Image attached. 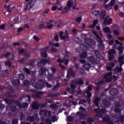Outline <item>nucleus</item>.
<instances>
[{
	"instance_id": "f257e3e1",
	"label": "nucleus",
	"mask_w": 124,
	"mask_h": 124,
	"mask_svg": "<svg viewBox=\"0 0 124 124\" xmlns=\"http://www.w3.org/2000/svg\"><path fill=\"white\" fill-rule=\"evenodd\" d=\"M111 75L112 72H108V74L104 75L103 79H105L106 80L103 79L97 83V86L95 87L96 91H98V90H99V86H98L101 85V84H103V83H105V81H106V82H111V81H112V78H111Z\"/></svg>"
},
{
	"instance_id": "f03ea898",
	"label": "nucleus",
	"mask_w": 124,
	"mask_h": 124,
	"mask_svg": "<svg viewBox=\"0 0 124 124\" xmlns=\"http://www.w3.org/2000/svg\"><path fill=\"white\" fill-rule=\"evenodd\" d=\"M72 3H73V0H68L67 3V6L63 9L62 11V13L64 14L65 13L68 12L69 10H70L71 7L73 8V4Z\"/></svg>"
},
{
	"instance_id": "7ed1b4c3",
	"label": "nucleus",
	"mask_w": 124,
	"mask_h": 124,
	"mask_svg": "<svg viewBox=\"0 0 124 124\" xmlns=\"http://www.w3.org/2000/svg\"><path fill=\"white\" fill-rule=\"evenodd\" d=\"M31 92L33 93V95H26V98H28L29 101H31V96L32 97H38V95L40 94V92H37L34 90H31Z\"/></svg>"
},
{
	"instance_id": "20e7f679",
	"label": "nucleus",
	"mask_w": 124,
	"mask_h": 124,
	"mask_svg": "<svg viewBox=\"0 0 124 124\" xmlns=\"http://www.w3.org/2000/svg\"><path fill=\"white\" fill-rule=\"evenodd\" d=\"M59 35L61 39H62V40H64L65 41H68L69 40V36L66 33L61 31Z\"/></svg>"
},
{
	"instance_id": "39448f33",
	"label": "nucleus",
	"mask_w": 124,
	"mask_h": 124,
	"mask_svg": "<svg viewBox=\"0 0 124 124\" xmlns=\"http://www.w3.org/2000/svg\"><path fill=\"white\" fill-rule=\"evenodd\" d=\"M94 111L97 112L96 117H98L99 118H101V117L103 116L101 113H105V112H106V110H105L104 108L101 109H99V108H95Z\"/></svg>"
},
{
	"instance_id": "423d86ee",
	"label": "nucleus",
	"mask_w": 124,
	"mask_h": 124,
	"mask_svg": "<svg viewBox=\"0 0 124 124\" xmlns=\"http://www.w3.org/2000/svg\"><path fill=\"white\" fill-rule=\"evenodd\" d=\"M116 53V50L113 49L109 50L108 52V60L109 61H113L114 58H115V55L114 54Z\"/></svg>"
},
{
	"instance_id": "0eeeda50",
	"label": "nucleus",
	"mask_w": 124,
	"mask_h": 124,
	"mask_svg": "<svg viewBox=\"0 0 124 124\" xmlns=\"http://www.w3.org/2000/svg\"><path fill=\"white\" fill-rule=\"evenodd\" d=\"M85 44L88 46H94L95 45V42L93 40L90 38H85L84 39Z\"/></svg>"
},
{
	"instance_id": "6e6552de",
	"label": "nucleus",
	"mask_w": 124,
	"mask_h": 124,
	"mask_svg": "<svg viewBox=\"0 0 124 124\" xmlns=\"http://www.w3.org/2000/svg\"><path fill=\"white\" fill-rule=\"evenodd\" d=\"M75 85H77V84L72 82V80L71 85H70L71 89L70 88L67 89V92H68L69 93H75Z\"/></svg>"
},
{
	"instance_id": "1a4fd4ad",
	"label": "nucleus",
	"mask_w": 124,
	"mask_h": 124,
	"mask_svg": "<svg viewBox=\"0 0 124 124\" xmlns=\"http://www.w3.org/2000/svg\"><path fill=\"white\" fill-rule=\"evenodd\" d=\"M15 103H16V104H17L19 108H27L28 106H29V104L27 103H24L23 105H22V104H21L20 101L19 100L16 101Z\"/></svg>"
},
{
	"instance_id": "9d476101",
	"label": "nucleus",
	"mask_w": 124,
	"mask_h": 124,
	"mask_svg": "<svg viewBox=\"0 0 124 124\" xmlns=\"http://www.w3.org/2000/svg\"><path fill=\"white\" fill-rule=\"evenodd\" d=\"M53 20L50 19L49 21H47L46 22V26L44 27V29H48L49 30H51V29H53V27L54 25L52 24Z\"/></svg>"
},
{
	"instance_id": "9b49d317",
	"label": "nucleus",
	"mask_w": 124,
	"mask_h": 124,
	"mask_svg": "<svg viewBox=\"0 0 124 124\" xmlns=\"http://www.w3.org/2000/svg\"><path fill=\"white\" fill-rule=\"evenodd\" d=\"M56 62H63V63H64V64H65V65H67V64H68V63L69 62V61L68 60V59H64L63 60H62L60 58L59 56L58 59L56 60Z\"/></svg>"
},
{
	"instance_id": "f8f14e48",
	"label": "nucleus",
	"mask_w": 124,
	"mask_h": 124,
	"mask_svg": "<svg viewBox=\"0 0 124 124\" xmlns=\"http://www.w3.org/2000/svg\"><path fill=\"white\" fill-rule=\"evenodd\" d=\"M49 49V47L47 46L46 47H45L44 49L41 50V55L42 57H44L45 58H46L47 57V50Z\"/></svg>"
},
{
	"instance_id": "ddd939ff",
	"label": "nucleus",
	"mask_w": 124,
	"mask_h": 124,
	"mask_svg": "<svg viewBox=\"0 0 124 124\" xmlns=\"http://www.w3.org/2000/svg\"><path fill=\"white\" fill-rule=\"evenodd\" d=\"M72 83L74 84H76L77 85H83L84 84V80H83V78H79L77 80H72Z\"/></svg>"
},
{
	"instance_id": "4468645a",
	"label": "nucleus",
	"mask_w": 124,
	"mask_h": 124,
	"mask_svg": "<svg viewBox=\"0 0 124 124\" xmlns=\"http://www.w3.org/2000/svg\"><path fill=\"white\" fill-rule=\"evenodd\" d=\"M46 63H49V60H42L40 62H38L37 64L38 66H42L46 64Z\"/></svg>"
},
{
	"instance_id": "2eb2a0df",
	"label": "nucleus",
	"mask_w": 124,
	"mask_h": 124,
	"mask_svg": "<svg viewBox=\"0 0 124 124\" xmlns=\"http://www.w3.org/2000/svg\"><path fill=\"white\" fill-rule=\"evenodd\" d=\"M34 4H35V1L31 0L30 1L29 3L27 5L26 8L27 9H31V8H32Z\"/></svg>"
},
{
	"instance_id": "dca6fc26",
	"label": "nucleus",
	"mask_w": 124,
	"mask_h": 124,
	"mask_svg": "<svg viewBox=\"0 0 124 124\" xmlns=\"http://www.w3.org/2000/svg\"><path fill=\"white\" fill-rule=\"evenodd\" d=\"M114 66H115V64H114V63H108L106 67L108 71H111Z\"/></svg>"
},
{
	"instance_id": "f3484780",
	"label": "nucleus",
	"mask_w": 124,
	"mask_h": 124,
	"mask_svg": "<svg viewBox=\"0 0 124 124\" xmlns=\"http://www.w3.org/2000/svg\"><path fill=\"white\" fill-rule=\"evenodd\" d=\"M19 54H22L25 58H30V54L27 53L26 51H24V49H20L19 50Z\"/></svg>"
},
{
	"instance_id": "a211bd4d",
	"label": "nucleus",
	"mask_w": 124,
	"mask_h": 124,
	"mask_svg": "<svg viewBox=\"0 0 124 124\" xmlns=\"http://www.w3.org/2000/svg\"><path fill=\"white\" fill-rule=\"evenodd\" d=\"M92 87L91 86H89L88 87V90H86L85 93L87 94L88 97H92V93L90 91H92Z\"/></svg>"
},
{
	"instance_id": "6ab92c4d",
	"label": "nucleus",
	"mask_w": 124,
	"mask_h": 124,
	"mask_svg": "<svg viewBox=\"0 0 124 124\" xmlns=\"http://www.w3.org/2000/svg\"><path fill=\"white\" fill-rule=\"evenodd\" d=\"M30 83L33 87H34V88H38V84H37L35 79H31L30 81Z\"/></svg>"
},
{
	"instance_id": "aec40b11",
	"label": "nucleus",
	"mask_w": 124,
	"mask_h": 124,
	"mask_svg": "<svg viewBox=\"0 0 124 124\" xmlns=\"http://www.w3.org/2000/svg\"><path fill=\"white\" fill-rule=\"evenodd\" d=\"M6 111L7 110H9L10 111H11L12 112H15L16 110V107L15 106H7L6 108Z\"/></svg>"
},
{
	"instance_id": "412c9836",
	"label": "nucleus",
	"mask_w": 124,
	"mask_h": 124,
	"mask_svg": "<svg viewBox=\"0 0 124 124\" xmlns=\"http://www.w3.org/2000/svg\"><path fill=\"white\" fill-rule=\"evenodd\" d=\"M88 60L90 62H92L93 64H95V63H96L95 59H94V57L93 56H90L88 57Z\"/></svg>"
},
{
	"instance_id": "4be33fe9",
	"label": "nucleus",
	"mask_w": 124,
	"mask_h": 124,
	"mask_svg": "<svg viewBox=\"0 0 124 124\" xmlns=\"http://www.w3.org/2000/svg\"><path fill=\"white\" fill-rule=\"evenodd\" d=\"M102 120L103 121H104V122H106L108 124H113V122H112L111 121H110V119H109V118L108 117H104L102 118Z\"/></svg>"
},
{
	"instance_id": "5701e85b",
	"label": "nucleus",
	"mask_w": 124,
	"mask_h": 124,
	"mask_svg": "<svg viewBox=\"0 0 124 124\" xmlns=\"http://www.w3.org/2000/svg\"><path fill=\"white\" fill-rule=\"evenodd\" d=\"M109 93L111 95H115L118 93V90H117L116 88H113L110 91Z\"/></svg>"
},
{
	"instance_id": "b1692460",
	"label": "nucleus",
	"mask_w": 124,
	"mask_h": 124,
	"mask_svg": "<svg viewBox=\"0 0 124 124\" xmlns=\"http://www.w3.org/2000/svg\"><path fill=\"white\" fill-rule=\"evenodd\" d=\"M103 31L106 33L110 34L112 33V31L109 27H106L103 28Z\"/></svg>"
},
{
	"instance_id": "393cba45",
	"label": "nucleus",
	"mask_w": 124,
	"mask_h": 124,
	"mask_svg": "<svg viewBox=\"0 0 124 124\" xmlns=\"http://www.w3.org/2000/svg\"><path fill=\"white\" fill-rule=\"evenodd\" d=\"M97 23H98V20L97 19H95L93 21L92 25L89 26V28H92V29H95V26L97 25Z\"/></svg>"
},
{
	"instance_id": "a878e982",
	"label": "nucleus",
	"mask_w": 124,
	"mask_h": 124,
	"mask_svg": "<svg viewBox=\"0 0 124 124\" xmlns=\"http://www.w3.org/2000/svg\"><path fill=\"white\" fill-rule=\"evenodd\" d=\"M32 109H34L35 110H38V109H39V106H38L37 103L33 102V104H32Z\"/></svg>"
},
{
	"instance_id": "bb28decb",
	"label": "nucleus",
	"mask_w": 124,
	"mask_h": 124,
	"mask_svg": "<svg viewBox=\"0 0 124 124\" xmlns=\"http://www.w3.org/2000/svg\"><path fill=\"white\" fill-rule=\"evenodd\" d=\"M68 75H70L72 77H75V72L72 69H70L68 71Z\"/></svg>"
},
{
	"instance_id": "cd10ccee",
	"label": "nucleus",
	"mask_w": 124,
	"mask_h": 124,
	"mask_svg": "<svg viewBox=\"0 0 124 124\" xmlns=\"http://www.w3.org/2000/svg\"><path fill=\"white\" fill-rule=\"evenodd\" d=\"M100 101V99L98 97H96L93 100V103L96 105V106L98 107V102Z\"/></svg>"
},
{
	"instance_id": "c85d7f7f",
	"label": "nucleus",
	"mask_w": 124,
	"mask_h": 124,
	"mask_svg": "<svg viewBox=\"0 0 124 124\" xmlns=\"http://www.w3.org/2000/svg\"><path fill=\"white\" fill-rule=\"evenodd\" d=\"M98 47L100 50H104V45H103V42L102 43H99L98 44Z\"/></svg>"
},
{
	"instance_id": "c756f323",
	"label": "nucleus",
	"mask_w": 124,
	"mask_h": 124,
	"mask_svg": "<svg viewBox=\"0 0 124 124\" xmlns=\"http://www.w3.org/2000/svg\"><path fill=\"white\" fill-rule=\"evenodd\" d=\"M12 84L13 85H18L20 84V80L19 79H13L12 80Z\"/></svg>"
},
{
	"instance_id": "7c9ffc66",
	"label": "nucleus",
	"mask_w": 124,
	"mask_h": 124,
	"mask_svg": "<svg viewBox=\"0 0 124 124\" xmlns=\"http://www.w3.org/2000/svg\"><path fill=\"white\" fill-rule=\"evenodd\" d=\"M106 14L105 13V11L103 10L100 14V19H104V17H105Z\"/></svg>"
},
{
	"instance_id": "2f4dec72",
	"label": "nucleus",
	"mask_w": 124,
	"mask_h": 124,
	"mask_svg": "<svg viewBox=\"0 0 124 124\" xmlns=\"http://www.w3.org/2000/svg\"><path fill=\"white\" fill-rule=\"evenodd\" d=\"M83 68L85 69H86V70H89V69H90V68H91V64H90V63L85 64L83 65Z\"/></svg>"
},
{
	"instance_id": "473e14b6",
	"label": "nucleus",
	"mask_w": 124,
	"mask_h": 124,
	"mask_svg": "<svg viewBox=\"0 0 124 124\" xmlns=\"http://www.w3.org/2000/svg\"><path fill=\"white\" fill-rule=\"evenodd\" d=\"M5 7H6V9L7 10V12H8V13L10 14L11 13V5H5L4 6Z\"/></svg>"
},
{
	"instance_id": "72a5a7b5",
	"label": "nucleus",
	"mask_w": 124,
	"mask_h": 124,
	"mask_svg": "<svg viewBox=\"0 0 124 124\" xmlns=\"http://www.w3.org/2000/svg\"><path fill=\"white\" fill-rule=\"evenodd\" d=\"M31 83L28 80H25L24 81V86L26 87L27 88H29L30 86H31Z\"/></svg>"
},
{
	"instance_id": "f704fd0d",
	"label": "nucleus",
	"mask_w": 124,
	"mask_h": 124,
	"mask_svg": "<svg viewBox=\"0 0 124 124\" xmlns=\"http://www.w3.org/2000/svg\"><path fill=\"white\" fill-rule=\"evenodd\" d=\"M80 48L83 51H87V50H88V47L83 44L80 45Z\"/></svg>"
},
{
	"instance_id": "c9c22d12",
	"label": "nucleus",
	"mask_w": 124,
	"mask_h": 124,
	"mask_svg": "<svg viewBox=\"0 0 124 124\" xmlns=\"http://www.w3.org/2000/svg\"><path fill=\"white\" fill-rule=\"evenodd\" d=\"M27 121L30 122L31 123H32L33 121H34V116H30L27 118Z\"/></svg>"
},
{
	"instance_id": "e433bc0d",
	"label": "nucleus",
	"mask_w": 124,
	"mask_h": 124,
	"mask_svg": "<svg viewBox=\"0 0 124 124\" xmlns=\"http://www.w3.org/2000/svg\"><path fill=\"white\" fill-rule=\"evenodd\" d=\"M61 25H62V21L60 20L54 24V26H55L56 28H59V27H61Z\"/></svg>"
},
{
	"instance_id": "4c0bfd02",
	"label": "nucleus",
	"mask_w": 124,
	"mask_h": 124,
	"mask_svg": "<svg viewBox=\"0 0 124 124\" xmlns=\"http://www.w3.org/2000/svg\"><path fill=\"white\" fill-rule=\"evenodd\" d=\"M118 50L119 51V55H122V54H123V52H124V48H123L122 46H120L118 48Z\"/></svg>"
},
{
	"instance_id": "58836bf2",
	"label": "nucleus",
	"mask_w": 124,
	"mask_h": 124,
	"mask_svg": "<svg viewBox=\"0 0 124 124\" xmlns=\"http://www.w3.org/2000/svg\"><path fill=\"white\" fill-rule=\"evenodd\" d=\"M103 103L105 105V106H107V107H108V106H110V103L106 101V100H103Z\"/></svg>"
},
{
	"instance_id": "ea45409f",
	"label": "nucleus",
	"mask_w": 124,
	"mask_h": 124,
	"mask_svg": "<svg viewBox=\"0 0 124 124\" xmlns=\"http://www.w3.org/2000/svg\"><path fill=\"white\" fill-rule=\"evenodd\" d=\"M87 53L85 52H82L81 54H80V58H82V59H84L85 58H87Z\"/></svg>"
},
{
	"instance_id": "a19ab883",
	"label": "nucleus",
	"mask_w": 124,
	"mask_h": 124,
	"mask_svg": "<svg viewBox=\"0 0 124 124\" xmlns=\"http://www.w3.org/2000/svg\"><path fill=\"white\" fill-rule=\"evenodd\" d=\"M2 75L3 76H7V75H8V70H5L4 71H2Z\"/></svg>"
},
{
	"instance_id": "79ce46f5",
	"label": "nucleus",
	"mask_w": 124,
	"mask_h": 124,
	"mask_svg": "<svg viewBox=\"0 0 124 124\" xmlns=\"http://www.w3.org/2000/svg\"><path fill=\"white\" fill-rule=\"evenodd\" d=\"M73 4V9H76V7L77 6V0H74V2L72 3Z\"/></svg>"
},
{
	"instance_id": "37998d69",
	"label": "nucleus",
	"mask_w": 124,
	"mask_h": 124,
	"mask_svg": "<svg viewBox=\"0 0 124 124\" xmlns=\"http://www.w3.org/2000/svg\"><path fill=\"white\" fill-rule=\"evenodd\" d=\"M18 78L20 80H24L25 79V76L23 74H19Z\"/></svg>"
},
{
	"instance_id": "c03bdc74",
	"label": "nucleus",
	"mask_w": 124,
	"mask_h": 124,
	"mask_svg": "<svg viewBox=\"0 0 124 124\" xmlns=\"http://www.w3.org/2000/svg\"><path fill=\"white\" fill-rule=\"evenodd\" d=\"M45 25V23L44 22H42L41 24H39V28L40 30H43L44 29V26Z\"/></svg>"
},
{
	"instance_id": "a18cd8bd",
	"label": "nucleus",
	"mask_w": 124,
	"mask_h": 124,
	"mask_svg": "<svg viewBox=\"0 0 124 124\" xmlns=\"http://www.w3.org/2000/svg\"><path fill=\"white\" fill-rule=\"evenodd\" d=\"M50 107L51 109H52V110H54V109H57V108H58V105L53 104V105H50Z\"/></svg>"
},
{
	"instance_id": "49530a36",
	"label": "nucleus",
	"mask_w": 124,
	"mask_h": 124,
	"mask_svg": "<svg viewBox=\"0 0 124 124\" xmlns=\"http://www.w3.org/2000/svg\"><path fill=\"white\" fill-rule=\"evenodd\" d=\"M46 110L45 109H43L42 110H41L39 112V114L41 115H45L46 114Z\"/></svg>"
},
{
	"instance_id": "de8ad7c7",
	"label": "nucleus",
	"mask_w": 124,
	"mask_h": 124,
	"mask_svg": "<svg viewBox=\"0 0 124 124\" xmlns=\"http://www.w3.org/2000/svg\"><path fill=\"white\" fill-rule=\"evenodd\" d=\"M96 39L97 41H98V43H101L102 42H103V41H102V40H101V38H100V37H99V36L97 35L96 36Z\"/></svg>"
},
{
	"instance_id": "09e8293b",
	"label": "nucleus",
	"mask_w": 124,
	"mask_h": 124,
	"mask_svg": "<svg viewBox=\"0 0 124 124\" xmlns=\"http://www.w3.org/2000/svg\"><path fill=\"white\" fill-rule=\"evenodd\" d=\"M5 64L7 66H8V67H10V66H11V63L10 62H9V61H7L6 62H5Z\"/></svg>"
},
{
	"instance_id": "8fccbe9b",
	"label": "nucleus",
	"mask_w": 124,
	"mask_h": 124,
	"mask_svg": "<svg viewBox=\"0 0 124 124\" xmlns=\"http://www.w3.org/2000/svg\"><path fill=\"white\" fill-rule=\"evenodd\" d=\"M50 51V52H52V53H56V52H58V49H57V48L53 47L51 48Z\"/></svg>"
},
{
	"instance_id": "3c124183",
	"label": "nucleus",
	"mask_w": 124,
	"mask_h": 124,
	"mask_svg": "<svg viewBox=\"0 0 124 124\" xmlns=\"http://www.w3.org/2000/svg\"><path fill=\"white\" fill-rule=\"evenodd\" d=\"M51 111L46 110V117H51Z\"/></svg>"
},
{
	"instance_id": "603ef678",
	"label": "nucleus",
	"mask_w": 124,
	"mask_h": 124,
	"mask_svg": "<svg viewBox=\"0 0 124 124\" xmlns=\"http://www.w3.org/2000/svg\"><path fill=\"white\" fill-rule=\"evenodd\" d=\"M116 3V0H111L109 4L111 6H113Z\"/></svg>"
},
{
	"instance_id": "864d4df0",
	"label": "nucleus",
	"mask_w": 124,
	"mask_h": 124,
	"mask_svg": "<svg viewBox=\"0 0 124 124\" xmlns=\"http://www.w3.org/2000/svg\"><path fill=\"white\" fill-rule=\"evenodd\" d=\"M67 120L68 122H71L72 121H73V117L69 116L67 117Z\"/></svg>"
},
{
	"instance_id": "5fc2aeb1",
	"label": "nucleus",
	"mask_w": 124,
	"mask_h": 124,
	"mask_svg": "<svg viewBox=\"0 0 124 124\" xmlns=\"http://www.w3.org/2000/svg\"><path fill=\"white\" fill-rule=\"evenodd\" d=\"M6 26V24H2L0 26V29L1 30V31H4V29H5V27Z\"/></svg>"
},
{
	"instance_id": "6e6d98bb",
	"label": "nucleus",
	"mask_w": 124,
	"mask_h": 124,
	"mask_svg": "<svg viewBox=\"0 0 124 124\" xmlns=\"http://www.w3.org/2000/svg\"><path fill=\"white\" fill-rule=\"evenodd\" d=\"M5 101L7 104H11L12 103V101L8 100L7 99H5Z\"/></svg>"
},
{
	"instance_id": "4d7b16f0",
	"label": "nucleus",
	"mask_w": 124,
	"mask_h": 124,
	"mask_svg": "<svg viewBox=\"0 0 124 124\" xmlns=\"http://www.w3.org/2000/svg\"><path fill=\"white\" fill-rule=\"evenodd\" d=\"M93 14L94 16H97V15L99 14V11L98 10H96L93 12Z\"/></svg>"
},
{
	"instance_id": "13d9d810",
	"label": "nucleus",
	"mask_w": 124,
	"mask_h": 124,
	"mask_svg": "<svg viewBox=\"0 0 124 124\" xmlns=\"http://www.w3.org/2000/svg\"><path fill=\"white\" fill-rule=\"evenodd\" d=\"M116 44H118V45H120V46H123V44L120 42H119V40H116L115 41Z\"/></svg>"
},
{
	"instance_id": "bf43d9fd",
	"label": "nucleus",
	"mask_w": 124,
	"mask_h": 124,
	"mask_svg": "<svg viewBox=\"0 0 124 124\" xmlns=\"http://www.w3.org/2000/svg\"><path fill=\"white\" fill-rule=\"evenodd\" d=\"M14 22H15V24H17L18 21H19V17H16L13 19Z\"/></svg>"
},
{
	"instance_id": "052dcab7",
	"label": "nucleus",
	"mask_w": 124,
	"mask_h": 124,
	"mask_svg": "<svg viewBox=\"0 0 124 124\" xmlns=\"http://www.w3.org/2000/svg\"><path fill=\"white\" fill-rule=\"evenodd\" d=\"M41 71L42 72V75H44V74H45V72H46V69L44 68H41Z\"/></svg>"
},
{
	"instance_id": "680f3d73",
	"label": "nucleus",
	"mask_w": 124,
	"mask_h": 124,
	"mask_svg": "<svg viewBox=\"0 0 124 124\" xmlns=\"http://www.w3.org/2000/svg\"><path fill=\"white\" fill-rule=\"evenodd\" d=\"M12 123L13 124H18V120H17V119H13Z\"/></svg>"
},
{
	"instance_id": "e2e57ef3",
	"label": "nucleus",
	"mask_w": 124,
	"mask_h": 124,
	"mask_svg": "<svg viewBox=\"0 0 124 124\" xmlns=\"http://www.w3.org/2000/svg\"><path fill=\"white\" fill-rule=\"evenodd\" d=\"M84 103H86V101L85 100H80L78 102V104H84Z\"/></svg>"
},
{
	"instance_id": "0e129e2a",
	"label": "nucleus",
	"mask_w": 124,
	"mask_h": 124,
	"mask_svg": "<svg viewBox=\"0 0 124 124\" xmlns=\"http://www.w3.org/2000/svg\"><path fill=\"white\" fill-rule=\"evenodd\" d=\"M108 43L109 45H113V44H114V40H112L108 41Z\"/></svg>"
},
{
	"instance_id": "69168bd1",
	"label": "nucleus",
	"mask_w": 124,
	"mask_h": 124,
	"mask_svg": "<svg viewBox=\"0 0 124 124\" xmlns=\"http://www.w3.org/2000/svg\"><path fill=\"white\" fill-rule=\"evenodd\" d=\"M71 53H70V52H68V51H66L65 54L64 55V57L65 58V57H66V58H68V57H69V55H71Z\"/></svg>"
},
{
	"instance_id": "338daca9",
	"label": "nucleus",
	"mask_w": 124,
	"mask_h": 124,
	"mask_svg": "<svg viewBox=\"0 0 124 124\" xmlns=\"http://www.w3.org/2000/svg\"><path fill=\"white\" fill-rule=\"evenodd\" d=\"M51 121L52 122H56V121H57V116H52L51 118Z\"/></svg>"
},
{
	"instance_id": "774afa93",
	"label": "nucleus",
	"mask_w": 124,
	"mask_h": 124,
	"mask_svg": "<svg viewBox=\"0 0 124 124\" xmlns=\"http://www.w3.org/2000/svg\"><path fill=\"white\" fill-rule=\"evenodd\" d=\"M113 33L115 35H119V34H120V33L117 30H114L113 31Z\"/></svg>"
}]
</instances>
